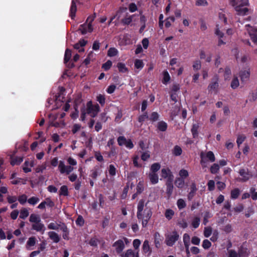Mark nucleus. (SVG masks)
Masks as SVG:
<instances>
[{"label":"nucleus","instance_id":"nucleus-1","mask_svg":"<svg viewBox=\"0 0 257 257\" xmlns=\"http://www.w3.org/2000/svg\"><path fill=\"white\" fill-rule=\"evenodd\" d=\"M145 202L144 199H141L139 201L137 206V213L138 219L142 221L143 227H146L152 215V209L147 206L149 201L146 203Z\"/></svg>","mask_w":257,"mask_h":257},{"label":"nucleus","instance_id":"nucleus-2","mask_svg":"<svg viewBox=\"0 0 257 257\" xmlns=\"http://www.w3.org/2000/svg\"><path fill=\"white\" fill-rule=\"evenodd\" d=\"M86 106L87 113L92 117H95L99 111V106L98 104L93 105L91 101L88 102Z\"/></svg>","mask_w":257,"mask_h":257},{"label":"nucleus","instance_id":"nucleus-3","mask_svg":"<svg viewBox=\"0 0 257 257\" xmlns=\"http://www.w3.org/2000/svg\"><path fill=\"white\" fill-rule=\"evenodd\" d=\"M245 30L247 32L252 42L256 44L257 43V27H252L250 25H245Z\"/></svg>","mask_w":257,"mask_h":257},{"label":"nucleus","instance_id":"nucleus-4","mask_svg":"<svg viewBox=\"0 0 257 257\" xmlns=\"http://www.w3.org/2000/svg\"><path fill=\"white\" fill-rule=\"evenodd\" d=\"M200 158L201 164L204 167H206V158H207L211 162H213L215 160L214 155L211 151L208 152L205 155L203 152H202L200 154Z\"/></svg>","mask_w":257,"mask_h":257},{"label":"nucleus","instance_id":"nucleus-5","mask_svg":"<svg viewBox=\"0 0 257 257\" xmlns=\"http://www.w3.org/2000/svg\"><path fill=\"white\" fill-rule=\"evenodd\" d=\"M179 238V234L177 232L174 231L166 236L165 242L167 245L171 246L178 240Z\"/></svg>","mask_w":257,"mask_h":257},{"label":"nucleus","instance_id":"nucleus-6","mask_svg":"<svg viewBox=\"0 0 257 257\" xmlns=\"http://www.w3.org/2000/svg\"><path fill=\"white\" fill-rule=\"evenodd\" d=\"M58 169L61 174H69L74 170V167L70 165L66 166L65 165L64 162L62 161H60L58 165Z\"/></svg>","mask_w":257,"mask_h":257},{"label":"nucleus","instance_id":"nucleus-7","mask_svg":"<svg viewBox=\"0 0 257 257\" xmlns=\"http://www.w3.org/2000/svg\"><path fill=\"white\" fill-rule=\"evenodd\" d=\"M219 78L218 76L215 75L212 78L211 82L209 84L208 86V89L209 91H213L215 93L218 91L219 87Z\"/></svg>","mask_w":257,"mask_h":257},{"label":"nucleus","instance_id":"nucleus-8","mask_svg":"<svg viewBox=\"0 0 257 257\" xmlns=\"http://www.w3.org/2000/svg\"><path fill=\"white\" fill-rule=\"evenodd\" d=\"M230 4L234 9L237 6H247L249 5L248 0H229Z\"/></svg>","mask_w":257,"mask_h":257},{"label":"nucleus","instance_id":"nucleus-9","mask_svg":"<svg viewBox=\"0 0 257 257\" xmlns=\"http://www.w3.org/2000/svg\"><path fill=\"white\" fill-rule=\"evenodd\" d=\"M239 173L242 178L238 179L239 181L246 182L251 177V175L248 172V170H246L244 169H240L239 171Z\"/></svg>","mask_w":257,"mask_h":257},{"label":"nucleus","instance_id":"nucleus-10","mask_svg":"<svg viewBox=\"0 0 257 257\" xmlns=\"http://www.w3.org/2000/svg\"><path fill=\"white\" fill-rule=\"evenodd\" d=\"M54 203L52 201L50 198H47L45 201L42 202L38 206V208L40 209H44L46 208V205L50 207H53L54 206Z\"/></svg>","mask_w":257,"mask_h":257},{"label":"nucleus","instance_id":"nucleus-11","mask_svg":"<svg viewBox=\"0 0 257 257\" xmlns=\"http://www.w3.org/2000/svg\"><path fill=\"white\" fill-rule=\"evenodd\" d=\"M161 177L168 178L167 180H173L174 177L171 170L168 168H163L161 170Z\"/></svg>","mask_w":257,"mask_h":257},{"label":"nucleus","instance_id":"nucleus-12","mask_svg":"<svg viewBox=\"0 0 257 257\" xmlns=\"http://www.w3.org/2000/svg\"><path fill=\"white\" fill-rule=\"evenodd\" d=\"M32 228L38 232H41L43 233L45 230V227L44 224L41 221L33 223L32 225Z\"/></svg>","mask_w":257,"mask_h":257},{"label":"nucleus","instance_id":"nucleus-13","mask_svg":"<svg viewBox=\"0 0 257 257\" xmlns=\"http://www.w3.org/2000/svg\"><path fill=\"white\" fill-rule=\"evenodd\" d=\"M113 246L115 247V250L116 252L120 253L124 249V244L123 241L122 240L119 239L113 243Z\"/></svg>","mask_w":257,"mask_h":257},{"label":"nucleus","instance_id":"nucleus-14","mask_svg":"<svg viewBox=\"0 0 257 257\" xmlns=\"http://www.w3.org/2000/svg\"><path fill=\"white\" fill-rule=\"evenodd\" d=\"M245 6H241V7H236L235 8V10L236 12V14L239 16H244L246 15L248 13L249 10Z\"/></svg>","mask_w":257,"mask_h":257},{"label":"nucleus","instance_id":"nucleus-15","mask_svg":"<svg viewBox=\"0 0 257 257\" xmlns=\"http://www.w3.org/2000/svg\"><path fill=\"white\" fill-rule=\"evenodd\" d=\"M49 238L55 243H58L61 239V237L54 231H49L48 233Z\"/></svg>","mask_w":257,"mask_h":257},{"label":"nucleus","instance_id":"nucleus-16","mask_svg":"<svg viewBox=\"0 0 257 257\" xmlns=\"http://www.w3.org/2000/svg\"><path fill=\"white\" fill-rule=\"evenodd\" d=\"M250 71L248 70L241 71L239 73V76L242 82L247 81L249 78Z\"/></svg>","mask_w":257,"mask_h":257},{"label":"nucleus","instance_id":"nucleus-17","mask_svg":"<svg viewBox=\"0 0 257 257\" xmlns=\"http://www.w3.org/2000/svg\"><path fill=\"white\" fill-rule=\"evenodd\" d=\"M190 191L188 195V199L189 200L192 199L196 194L197 188L195 183H192L190 186Z\"/></svg>","mask_w":257,"mask_h":257},{"label":"nucleus","instance_id":"nucleus-18","mask_svg":"<svg viewBox=\"0 0 257 257\" xmlns=\"http://www.w3.org/2000/svg\"><path fill=\"white\" fill-rule=\"evenodd\" d=\"M60 229L63 231V237L64 239L68 240L69 239V231L68 228L65 224L63 223L60 225Z\"/></svg>","mask_w":257,"mask_h":257},{"label":"nucleus","instance_id":"nucleus-19","mask_svg":"<svg viewBox=\"0 0 257 257\" xmlns=\"http://www.w3.org/2000/svg\"><path fill=\"white\" fill-rule=\"evenodd\" d=\"M162 241V239L159 233L158 232H155L154 234V242L157 248H159L160 247Z\"/></svg>","mask_w":257,"mask_h":257},{"label":"nucleus","instance_id":"nucleus-20","mask_svg":"<svg viewBox=\"0 0 257 257\" xmlns=\"http://www.w3.org/2000/svg\"><path fill=\"white\" fill-rule=\"evenodd\" d=\"M149 178L151 182L153 184H157L158 182L159 177L157 173L150 172L149 174Z\"/></svg>","mask_w":257,"mask_h":257},{"label":"nucleus","instance_id":"nucleus-21","mask_svg":"<svg viewBox=\"0 0 257 257\" xmlns=\"http://www.w3.org/2000/svg\"><path fill=\"white\" fill-rule=\"evenodd\" d=\"M143 251L145 254H148V255H150L151 253V250L149 244V241L147 240H146L143 244Z\"/></svg>","mask_w":257,"mask_h":257},{"label":"nucleus","instance_id":"nucleus-22","mask_svg":"<svg viewBox=\"0 0 257 257\" xmlns=\"http://www.w3.org/2000/svg\"><path fill=\"white\" fill-rule=\"evenodd\" d=\"M87 43V41L84 40H81L78 43L74 45V48L76 49L79 50V52H83L84 49L81 47L84 46Z\"/></svg>","mask_w":257,"mask_h":257},{"label":"nucleus","instance_id":"nucleus-23","mask_svg":"<svg viewBox=\"0 0 257 257\" xmlns=\"http://www.w3.org/2000/svg\"><path fill=\"white\" fill-rule=\"evenodd\" d=\"M172 181H173V180H167V181L166 182V186H167L166 192L169 196H170L173 192V185L172 184Z\"/></svg>","mask_w":257,"mask_h":257},{"label":"nucleus","instance_id":"nucleus-24","mask_svg":"<svg viewBox=\"0 0 257 257\" xmlns=\"http://www.w3.org/2000/svg\"><path fill=\"white\" fill-rule=\"evenodd\" d=\"M121 257H139L138 252L135 254L133 250L131 249L127 250L125 253L121 254Z\"/></svg>","mask_w":257,"mask_h":257},{"label":"nucleus","instance_id":"nucleus-25","mask_svg":"<svg viewBox=\"0 0 257 257\" xmlns=\"http://www.w3.org/2000/svg\"><path fill=\"white\" fill-rule=\"evenodd\" d=\"M77 11L76 5L74 0L72 1L70 8V17L73 19L75 16V13Z\"/></svg>","mask_w":257,"mask_h":257},{"label":"nucleus","instance_id":"nucleus-26","mask_svg":"<svg viewBox=\"0 0 257 257\" xmlns=\"http://www.w3.org/2000/svg\"><path fill=\"white\" fill-rule=\"evenodd\" d=\"M95 17V15L89 16L87 18L86 21V23H88V31H89L90 33L92 32L93 30V29L92 28V23L94 21Z\"/></svg>","mask_w":257,"mask_h":257},{"label":"nucleus","instance_id":"nucleus-27","mask_svg":"<svg viewBox=\"0 0 257 257\" xmlns=\"http://www.w3.org/2000/svg\"><path fill=\"white\" fill-rule=\"evenodd\" d=\"M29 221L33 224L38 222H41V220L39 215L36 214H32L30 216Z\"/></svg>","mask_w":257,"mask_h":257},{"label":"nucleus","instance_id":"nucleus-28","mask_svg":"<svg viewBox=\"0 0 257 257\" xmlns=\"http://www.w3.org/2000/svg\"><path fill=\"white\" fill-rule=\"evenodd\" d=\"M78 31H80L81 34L83 35L86 34L87 32H89L88 31V24L85 23L81 25Z\"/></svg>","mask_w":257,"mask_h":257},{"label":"nucleus","instance_id":"nucleus-29","mask_svg":"<svg viewBox=\"0 0 257 257\" xmlns=\"http://www.w3.org/2000/svg\"><path fill=\"white\" fill-rule=\"evenodd\" d=\"M185 184L184 180L183 178H177L175 180V185L179 188H182Z\"/></svg>","mask_w":257,"mask_h":257},{"label":"nucleus","instance_id":"nucleus-30","mask_svg":"<svg viewBox=\"0 0 257 257\" xmlns=\"http://www.w3.org/2000/svg\"><path fill=\"white\" fill-rule=\"evenodd\" d=\"M240 193V191L238 188H235L231 190V196L230 197L231 199H236Z\"/></svg>","mask_w":257,"mask_h":257},{"label":"nucleus","instance_id":"nucleus-31","mask_svg":"<svg viewBox=\"0 0 257 257\" xmlns=\"http://www.w3.org/2000/svg\"><path fill=\"white\" fill-rule=\"evenodd\" d=\"M161 165L158 163L153 164L150 168V172L157 173V172L160 170Z\"/></svg>","mask_w":257,"mask_h":257},{"label":"nucleus","instance_id":"nucleus-32","mask_svg":"<svg viewBox=\"0 0 257 257\" xmlns=\"http://www.w3.org/2000/svg\"><path fill=\"white\" fill-rule=\"evenodd\" d=\"M158 125V128L160 131L164 132V131H165L167 130V124L165 122H164L163 121H159L158 123V125Z\"/></svg>","mask_w":257,"mask_h":257},{"label":"nucleus","instance_id":"nucleus-33","mask_svg":"<svg viewBox=\"0 0 257 257\" xmlns=\"http://www.w3.org/2000/svg\"><path fill=\"white\" fill-rule=\"evenodd\" d=\"M36 239L34 236L30 237L27 242V248H29L31 246H33L36 244Z\"/></svg>","mask_w":257,"mask_h":257},{"label":"nucleus","instance_id":"nucleus-34","mask_svg":"<svg viewBox=\"0 0 257 257\" xmlns=\"http://www.w3.org/2000/svg\"><path fill=\"white\" fill-rule=\"evenodd\" d=\"M23 161V158L21 157H15V158H12L11 161V164L13 166L14 165H18L20 164V163Z\"/></svg>","mask_w":257,"mask_h":257},{"label":"nucleus","instance_id":"nucleus-35","mask_svg":"<svg viewBox=\"0 0 257 257\" xmlns=\"http://www.w3.org/2000/svg\"><path fill=\"white\" fill-rule=\"evenodd\" d=\"M71 57V51L70 50L67 49L65 51L64 56V63L67 64Z\"/></svg>","mask_w":257,"mask_h":257},{"label":"nucleus","instance_id":"nucleus-36","mask_svg":"<svg viewBox=\"0 0 257 257\" xmlns=\"http://www.w3.org/2000/svg\"><path fill=\"white\" fill-rule=\"evenodd\" d=\"M29 211L28 209L26 208H23L20 211V217L22 219H25L29 215Z\"/></svg>","mask_w":257,"mask_h":257},{"label":"nucleus","instance_id":"nucleus-37","mask_svg":"<svg viewBox=\"0 0 257 257\" xmlns=\"http://www.w3.org/2000/svg\"><path fill=\"white\" fill-rule=\"evenodd\" d=\"M195 5L198 7H205L208 5V3L206 0H195Z\"/></svg>","mask_w":257,"mask_h":257},{"label":"nucleus","instance_id":"nucleus-38","mask_svg":"<svg viewBox=\"0 0 257 257\" xmlns=\"http://www.w3.org/2000/svg\"><path fill=\"white\" fill-rule=\"evenodd\" d=\"M174 214V211H173L172 209H168L166 210L165 213V216L168 220H170L172 218Z\"/></svg>","mask_w":257,"mask_h":257},{"label":"nucleus","instance_id":"nucleus-39","mask_svg":"<svg viewBox=\"0 0 257 257\" xmlns=\"http://www.w3.org/2000/svg\"><path fill=\"white\" fill-rule=\"evenodd\" d=\"M219 170V166L217 164H213L210 167V172L212 174H216Z\"/></svg>","mask_w":257,"mask_h":257},{"label":"nucleus","instance_id":"nucleus-40","mask_svg":"<svg viewBox=\"0 0 257 257\" xmlns=\"http://www.w3.org/2000/svg\"><path fill=\"white\" fill-rule=\"evenodd\" d=\"M201 61L199 60H196L194 61L193 64V68L194 70H198L201 69Z\"/></svg>","mask_w":257,"mask_h":257},{"label":"nucleus","instance_id":"nucleus-41","mask_svg":"<svg viewBox=\"0 0 257 257\" xmlns=\"http://www.w3.org/2000/svg\"><path fill=\"white\" fill-rule=\"evenodd\" d=\"M239 86V81L236 77H234L231 82V87L233 89L236 88Z\"/></svg>","mask_w":257,"mask_h":257},{"label":"nucleus","instance_id":"nucleus-42","mask_svg":"<svg viewBox=\"0 0 257 257\" xmlns=\"http://www.w3.org/2000/svg\"><path fill=\"white\" fill-rule=\"evenodd\" d=\"M212 232V228L210 226L206 227L204 228V235L206 237H208L210 236Z\"/></svg>","mask_w":257,"mask_h":257},{"label":"nucleus","instance_id":"nucleus-43","mask_svg":"<svg viewBox=\"0 0 257 257\" xmlns=\"http://www.w3.org/2000/svg\"><path fill=\"white\" fill-rule=\"evenodd\" d=\"M246 137L243 135H238L237 138L236 143L238 147L244 141Z\"/></svg>","mask_w":257,"mask_h":257},{"label":"nucleus","instance_id":"nucleus-44","mask_svg":"<svg viewBox=\"0 0 257 257\" xmlns=\"http://www.w3.org/2000/svg\"><path fill=\"white\" fill-rule=\"evenodd\" d=\"M68 194V188L66 186L63 185L61 187L60 189V195L67 196Z\"/></svg>","mask_w":257,"mask_h":257},{"label":"nucleus","instance_id":"nucleus-45","mask_svg":"<svg viewBox=\"0 0 257 257\" xmlns=\"http://www.w3.org/2000/svg\"><path fill=\"white\" fill-rule=\"evenodd\" d=\"M117 50L114 48H110L107 52V55L109 57L116 56L117 54Z\"/></svg>","mask_w":257,"mask_h":257},{"label":"nucleus","instance_id":"nucleus-46","mask_svg":"<svg viewBox=\"0 0 257 257\" xmlns=\"http://www.w3.org/2000/svg\"><path fill=\"white\" fill-rule=\"evenodd\" d=\"M190 236L189 234L187 233H185L183 235V242L185 245V246H189L190 245Z\"/></svg>","mask_w":257,"mask_h":257},{"label":"nucleus","instance_id":"nucleus-47","mask_svg":"<svg viewBox=\"0 0 257 257\" xmlns=\"http://www.w3.org/2000/svg\"><path fill=\"white\" fill-rule=\"evenodd\" d=\"M117 66L119 72L124 73L127 71V69L123 63H118Z\"/></svg>","mask_w":257,"mask_h":257},{"label":"nucleus","instance_id":"nucleus-48","mask_svg":"<svg viewBox=\"0 0 257 257\" xmlns=\"http://www.w3.org/2000/svg\"><path fill=\"white\" fill-rule=\"evenodd\" d=\"M133 17L134 15L125 17L121 20V22L124 25H128L132 22Z\"/></svg>","mask_w":257,"mask_h":257},{"label":"nucleus","instance_id":"nucleus-49","mask_svg":"<svg viewBox=\"0 0 257 257\" xmlns=\"http://www.w3.org/2000/svg\"><path fill=\"white\" fill-rule=\"evenodd\" d=\"M39 200V198L37 197H32L28 200V202L31 205H35Z\"/></svg>","mask_w":257,"mask_h":257},{"label":"nucleus","instance_id":"nucleus-50","mask_svg":"<svg viewBox=\"0 0 257 257\" xmlns=\"http://www.w3.org/2000/svg\"><path fill=\"white\" fill-rule=\"evenodd\" d=\"M182 152V149L178 146H176L173 149V154L175 156H180Z\"/></svg>","mask_w":257,"mask_h":257},{"label":"nucleus","instance_id":"nucleus-51","mask_svg":"<svg viewBox=\"0 0 257 257\" xmlns=\"http://www.w3.org/2000/svg\"><path fill=\"white\" fill-rule=\"evenodd\" d=\"M198 125L197 124H194L191 128V132L192 133L193 136L194 138H195L197 136L198 132L197 130L198 128Z\"/></svg>","mask_w":257,"mask_h":257},{"label":"nucleus","instance_id":"nucleus-52","mask_svg":"<svg viewBox=\"0 0 257 257\" xmlns=\"http://www.w3.org/2000/svg\"><path fill=\"white\" fill-rule=\"evenodd\" d=\"M186 204L184 200L182 199H179L177 201V206L179 209H181L185 207Z\"/></svg>","mask_w":257,"mask_h":257},{"label":"nucleus","instance_id":"nucleus-53","mask_svg":"<svg viewBox=\"0 0 257 257\" xmlns=\"http://www.w3.org/2000/svg\"><path fill=\"white\" fill-rule=\"evenodd\" d=\"M179 175L180 176V178H183L184 180L185 178H187L189 174L187 170L185 169H181L179 171Z\"/></svg>","mask_w":257,"mask_h":257},{"label":"nucleus","instance_id":"nucleus-54","mask_svg":"<svg viewBox=\"0 0 257 257\" xmlns=\"http://www.w3.org/2000/svg\"><path fill=\"white\" fill-rule=\"evenodd\" d=\"M60 225H61V224H56L55 223L51 222L48 224V228L49 229L58 230L60 228Z\"/></svg>","mask_w":257,"mask_h":257},{"label":"nucleus","instance_id":"nucleus-55","mask_svg":"<svg viewBox=\"0 0 257 257\" xmlns=\"http://www.w3.org/2000/svg\"><path fill=\"white\" fill-rule=\"evenodd\" d=\"M18 200L21 204H24L27 202V196L25 194H23L19 197Z\"/></svg>","mask_w":257,"mask_h":257},{"label":"nucleus","instance_id":"nucleus-56","mask_svg":"<svg viewBox=\"0 0 257 257\" xmlns=\"http://www.w3.org/2000/svg\"><path fill=\"white\" fill-rule=\"evenodd\" d=\"M200 224V218L199 217H195L193 219L192 222V225L195 228H197Z\"/></svg>","mask_w":257,"mask_h":257},{"label":"nucleus","instance_id":"nucleus-57","mask_svg":"<svg viewBox=\"0 0 257 257\" xmlns=\"http://www.w3.org/2000/svg\"><path fill=\"white\" fill-rule=\"evenodd\" d=\"M159 116V114L157 112H153L151 114L149 119L153 121H156L158 119Z\"/></svg>","mask_w":257,"mask_h":257},{"label":"nucleus","instance_id":"nucleus-58","mask_svg":"<svg viewBox=\"0 0 257 257\" xmlns=\"http://www.w3.org/2000/svg\"><path fill=\"white\" fill-rule=\"evenodd\" d=\"M18 200V198L16 196H10L9 195L7 197V200L8 203L12 204L15 203Z\"/></svg>","mask_w":257,"mask_h":257},{"label":"nucleus","instance_id":"nucleus-59","mask_svg":"<svg viewBox=\"0 0 257 257\" xmlns=\"http://www.w3.org/2000/svg\"><path fill=\"white\" fill-rule=\"evenodd\" d=\"M126 141V139L123 136H120L117 138L118 144L119 146L125 145Z\"/></svg>","mask_w":257,"mask_h":257},{"label":"nucleus","instance_id":"nucleus-60","mask_svg":"<svg viewBox=\"0 0 257 257\" xmlns=\"http://www.w3.org/2000/svg\"><path fill=\"white\" fill-rule=\"evenodd\" d=\"M97 100L99 102L101 105H103L105 103V98L103 95L99 94L97 96Z\"/></svg>","mask_w":257,"mask_h":257},{"label":"nucleus","instance_id":"nucleus-61","mask_svg":"<svg viewBox=\"0 0 257 257\" xmlns=\"http://www.w3.org/2000/svg\"><path fill=\"white\" fill-rule=\"evenodd\" d=\"M211 216V214L208 211H206L205 213L204 217L203 218V223L204 225L207 224V223L208 222V218H210Z\"/></svg>","mask_w":257,"mask_h":257},{"label":"nucleus","instance_id":"nucleus-62","mask_svg":"<svg viewBox=\"0 0 257 257\" xmlns=\"http://www.w3.org/2000/svg\"><path fill=\"white\" fill-rule=\"evenodd\" d=\"M211 243L209 240H208V239H205L203 240V243H202V247L204 249L209 248L211 246Z\"/></svg>","mask_w":257,"mask_h":257},{"label":"nucleus","instance_id":"nucleus-63","mask_svg":"<svg viewBox=\"0 0 257 257\" xmlns=\"http://www.w3.org/2000/svg\"><path fill=\"white\" fill-rule=\"evenodd\" d=\"M208 189L209 191H212L215 188V182L213 180H209L207 183Z\"/></svg>","mask_w":257,"mask_h":257},{"label":"nucleus","instance_id":"nucleus-64","mask_svg":"<svg viewBox=\"0 0 257 257\" xmlns=\"http://www.w3.org/2000/svg\"><path fill=\"white\" fill-rule=\"evenodd\" d=\"M228 257H238L237 252L233 249L228 250Z\"/></svg>","mask_w":257,"mask_h":257}]
</instances>
